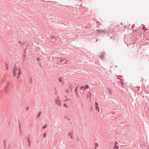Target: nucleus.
Listing matches in <instances>:
<instances>
[{
    "instance_id": "1",
    "label": "nucleus",
    "mask_w": 149,
    "mask_h": 149,
    "mask_svg": "<svg viewBox=\"0 0 149 149\" xmlns=\"http://www.w3.org/2000/svg\"><path fill=\"white\" fill-rule=\"evenodd\" d=\"M21 69L20 68H17L16 67H15L13 71V73L14 76L16 75L17 73L18 75L21 74Z\"/></svg>"
},
{
    "instance_id": "2",
    "label": "nucleus",
    "mask_w": 149,
    "mask_h": 149,
    "mask_svg": "<svg viewBox=\"0 0 149 149\" xmlns=\"http://www.w3.org/2000/svg\"><path fill=\"white\" fill-rule=\"evenodd\" d=\"M119 147L118 146V143L116 141L114 144V147L113 148V149H118Z\"/></svg>"
},
{
    "instance_id": "3",
    "label": "nucleus",
    "mask_w": 149,
    "mask_h": 149,
    "mask_svg": "<svg viewBox=\"0 0 149 149\" xmlns=\"http://www.w3.org/2000/svg\"><path fill=\"white\" fill-rule=\"evenodd\" d=\"M55 101L56 103L57 104H58V105H59L60 106H61L60 103V100L59 98L58 97H57V98H56Z\"/></svg>"
},
{
    "instance_id": "4",
    "label": "nucleus",
    "mask_w": 149,
    "mask_h": 149,
    "mask_svg": "<svg viewBox=\"0 0 149 149\" xmlns=\"http://www.w3.org/2000/svg\"><path fill=\"white\" fill-rule=\"evenodd\" d=\"M105 55V54L104 52H102L100 53V57L102 59H103L104 58V56Z\"/></svg>"
},
{
    "instance_id": "5",
    "label": "nucleus",
    "mask_w": 149,
    "mask_h": 149,
    "mask_svg": "<svg viewBox=\"0 0 149 149\" xmlns=\"http://www.w3.org/2000/svg\"><path fill=\"white\" fill-rule=\"evenodd\" d=\"M68 136H70L71 139H73V132H70L68 134Z\"/></svg>"
},
{
    "instance_id": "6",
    "label": "nucleus",
    "mask_w": 149,
    "mask_h": 149,
    "mask_svg": "<svg viewBox=\"0 0 149 149\" xmlns=\"http://www.w3.org/2000/svg\"><path fill=\"white\" fill-rule=\"evenodd\" d=\"M61 62L63 63V64H66L67 63V61L65 58H62L60 60Z\"/></svg>"
},
{
    "instance_id": "7",
    "label": "nucleus",
    "mask_w": 149,
    "mask_h": 149,
    "mask_svg": "<svg viewBox=\"0 0 149 149\" xmlns=\"http://www.w3.org/2000/svg\"><path fill=\"white\" fill-rule=\"evenodd\" d=\"M96 109L99 112V110H100V108H99V107L97 106V107H96Z\"/></svg>"
},
{
    "instance_id": "8",
    "label": "nucleus",
    "mask_w": 149,
    "mask_h": 149,
    "mask_svg": "<svg viewBox=\"0 0 149 149\" xmlns=\"http://www.w3.org/2000/svg\"><path fill=\"white\" fill-rule=\"evenodd\" d=\"M58 80L60 82H62V79L61 78H59L58 79Z\"/></svg>"
},
{
    "instance_id": "9",
    "label": "nucleus",
    "mask_w": 149,
    "mask_h": 149,
    "mask_svg": "<svg viewBox=\"0 0 149 149\" xmlns=\"http://www.w3.org/2000/svg\"><path fill=\"white\" fill-rule=\"evenodd\" d=\"M80 88H81V90L83 89L84 91H85L86 90V89H85V88L83 86H81L80 87Z\"/></svg>"
},
{
    "instance_id": "10",
    "label": "nucleus",
    "mask_w": 149,
    "mask_h": 149,
    "mask_svg": "<svg viewBox=\"0 0 149 149\" xmlns=\"http://www.w3.org/2000/svg\"><path fill=\"white\" fill-rule=\"evenodd\" d=\"M85 87L86 89H88L89 88V86L88 85H85Z\"/></svg>"
},
{
    "instance_id": "11",
    "label": "nucleus",
    "mask_w": 149,
    "mask_h": 149,
    "mask_svg": "<svg viewBox=\"0 0 149 149\" xmlns=\"http://www.w3.org/2000/svg\"><path fill=\"white\" fill-rule=\"evenodd\" d=\"M95 146L96 147H97L98 146V144L97 143H95Z\"/></svg>"
},
{
    "instance_id": "12",
    "label": "nucleus",
    "mask_w": 149,
    "mask_h": 149,
    "mask_svg": "<svg viewBox=\"0 0 149 149\" xmlns=\"http://www.w3.org/2000/svg\"><path fill=\"white\" fill-rule=\"evenodd\" d=\"M95 104L96 107H97L98 105V104L97 102H95Z\"/></svg>"
},
{
    "instance_id": "13",
    "label": "nucleus",
    "mask_w": 149,
    "mask_h": 149,
    "mask_svg": "<svg viewBox=\"0 0 149 149\" xmlns=\"http://www.w3.org/2000/svg\"><path fill=\"white\" fill-rule=\"evenodd\" d=\"M63 106L64 107H66L67 108H68L67 106L66 105V104H63Z\"/></svg>"
},
{
    "instance_id": "14",
    "label": "nucleus",
    "mask_w": 149,
    "mask_h": 149,
    "mask_svg": "<svg viewBox=\"0 0 149 149\" xmlns=\"http://www.w3.org/2000/svg\"><path fill=\"white\" fill-rule=\"evenodd\" d=\"M19 42L20 44L21 45H23L22 42H20V41H19Z\"/></svg>"
},
{
    "instance_id": "15",
    "label": "nucleus",
    "mask_w": 149,
    "mask_h": 149,
    "mask_svg": "<svg viewBox=\"0 0 149 149\" xmlns=\"http://www.w3.org/2000/svg\"><path fill=\"white\" fill-rule=\"evenodd\" d=\"M46 133L44 134V135H43L44 137H45V136H46Z\"/></svg>"
},
{
    "instance_id": "16",
    "label": "nucleus",
    "mask_w": 149,
    "mask_h": 149,
    "mask_svg": "<svg viewBox=\"0 0 149 149\" xmlns=\"http://www.w3.org/2000/svg\"><path fill=\"white\" fill-rule=\"evenodd\" d=\"M46 126H44L43 127V129H44L46 127Z\"/></svg>"
},
{
    "instance_id": "17",
    "label": "nucleus",
    "mask_w": 149,
    "mask_h": 149,
    "mask_svg": "<svg viewBox=\"0 0 149 149\" xmlns=\"http://www.w3.org/2000/svg\"><path fill=\"white\" fill-rule=\"evenodd\" d=\"M38 61L39 60V58H38Z\"/></svg>"
},
{
    "instance_id": "18",
    "label": "nucleus",
    "mask_w": 149,
    "mask_h": 149,
    "mask_svg": "<svg viewBox=\"0 0 149 149\" xmlns=\"http://www.w3.org/2000/svg\"><path fill=\"white\" fill-rule=\"evenodd\" d=\"M40 113H39V114H38V116L40 115Z\"/></svg>"
},
{
    "instance_id": "19",
    "label": "nucleus",
    "mask_w": 149,
    "mask_h": 149,
    "mask_svg": "<svg viewBox=\"0 0 149 149\" xmlns=\"http://www.w3.org/2000/svg\"><path fill=\"white\" fill-rule=\"evenodd\" d=\"M29 146H30V143H29Z\"/></svg>"
},
{
    "instance_id": "20",
    "label": "nucleus",
    "mask_w": 149,
    "mask_h": 149,
    "mask_svg": "<svg viewBox=\"0 0 149 149\" xmlns=\"http://www.w3.org/2000/svg\"><path fill=\"white\" fill-rule=\"evenodd\" d=\"M7 88V87H6L5 88V89H6Z\"/></svg>"
},
{
    "instance_id": "21",
    "label": "nucleus",
    "mask_w": 149,
    "mask_h": 149,
    "mask_svg": "<svg viewBox=\"0 0 149 149\" xmlns=\"http://www.w3.org/2000/svg\"><path fill=\"white\" fill-rule=\"evenodd\" d=\"M19 77V76H18L17 77V78H18Z\"/></svg>"
},
{
    "instance_id": "22",
    "label": "nucleus",
    "mask_w": 149,
    "mask_h": 149,
    "mask_svg": "<svg viewBox=\"0 0 149 149\" xmlns=\"http://www.w3.org/2000/svg\"><path fill=\"white\" fill-rule=\"evenodd\" d=\"M97 40H98V39H97L96 40V41H97Z\"/></svg>"
}]
</instances>
